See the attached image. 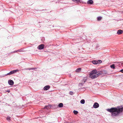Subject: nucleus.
Returning <instances> with one entry per match:
<instances>
[{"label":"nucleus","instance_id":"5701e85b","mask_svg":"<svg viewBox=\"0 0 123 123\" xmlns=\"http://www.w3.org/2000/svg\"><path fill=\"white\" fill-rule=\"evenodd\" d=\"M11 117H10L8 116L7 118V120L9 121H10V120Z\"/></svg>","mask_w":123,"mask_h":123},{"label":"nucleus","instance_id":"7ed1b4c3","mask_svg":"<svg viewBox=\"0 0 123 123\" xmlns=\"http://www.w3.org/2000/svg\"><path fill=\"white\" fill-rule=\"evenodd\" d=\"M44 47V45L43 44H42L39 45L37 48L39 50H41L43 49Z\"/></svg>","mask_w":123,"mask_h":123},{"label":"nucleus","instance_id":"a878e982","mask_svg":"<svg viewBox=\"0 0 123 123\" xmlns=\"http://www.w3.org/2000/svg\"><path fill=\"white\" fill-rule=\"evenodd\" d=\"M11 74L10 73V72L9 73H7L5 75L6 76L7 75H9Z\"/></svg>","mask_w":123,"mask_h":123},{"label":"nucleus","instance_id":"a211bd4d","mask_svg":"<svg viewBox=\"0 0 123 123\" xmlns=\"http://www.w3.org/2000/svg\"><path fill=\"white\" fill-rule=\"evenodd\" d=\"M81 68H77L76 70V72H79L81 70Z\"/></svg>","mask_w":123,"mask_h":123},{"label":"nucleus","instance_id":"423d86ee","mask_svg":"<svg viewBox=\"0 0 123 123\" xmlns=\"http://www.w3.org/2000/svg\"><path fill=\"white\" fill-rule=\"evenodd\" d=\"M50 87L49 86L47 85L45 86L43 88V90H44L46 91L48 90L50 88Z\"/></svg>","mask_w":123,"mask_h":123},{"label":"nucleus","instance_id":"393cba45","mask_svg":"<svg viewBox=\"0 0 123 123\" xmlns=\"http://www.w3.org/2000/svg\"><path fill=\"white\" fill-rule=\"evenodd\" d=\"M11 74L10 73V72L9 73H7L5 75L6 76L7 75H9Z\"/></svg>","mask_w":123,"mask_h":123},{"label":"nucleus","instance_id":"39448f33","mask_svg":"<svg viewBox=\"0 0 123 123\" xmlns=\"http://www.w3.org/2000/svg\"><path fill=\"white\" fill-rule=\"evenodd\" d=\"M8 82L9 85H12L14 84V82L13 81L11 80H9Z\"/></svg>","mask_w":123,"mask_h":123},{"label":"nucleus","instance_id":"c756f323","mask_svg":"<svg viewBox=\"0 0 123 123\" xmlns=\"http://www.w3.org/2000/svg\"><path fill=\"white\" fill-rule=\"evenodd\" d=\"M36 69V68H31V70H33V69Z\"/></svg>","mask_w":123,"mask_h":123},{"label":"nucleus","instance_id":"7c9ffc66","mask_svg":"<svg viewBox=\"0 0 123 123\" xmlns=\"http://www.w3.org/2000/svg\"><path fill=\"white\" fill-rule=\"evenodd\" d=\"M6 92H7L8 93H9L10 92V91L9 90H7L6 91Z\"/></svg>","mask_w":123,"mask_h":123},{"label":"nucleus","instance_id":"9d476101","mask_svg":"<svg viewBox=\"0 0 123 123\" xmlns=\"http://www.w3.org/2000/svg\"><path fill=\"white\" fill-rule=\"evenodd\" d=\"M96 75H98V77L99 75L102 74L101 71H99L97 72L96 71Z\"/></svg>","mask_w":123,"mask_h":123},{"label":"nucleus","instance_id":"20e7f679","mask_svg":"<svg viewBox=\"0 0 123 123\" xmlns=\"http://www.w3.org/2000/svg\"><path fill=\"white\" fill-rule=\"evenodd\" d=\"M99 105L97 103H95L93 105V107L94 108H96L99 107Z\"/></svg>","mask_w":123,"mask_h":123},{"label":"nucleus","instance_id":"f8f14e48","mask_svg":"<svg viewBox=\"0 0 123 123\" xmlns=\"http://www.w3.org/2000/svg\"><path fill=\"white\" fill-rule=\"evenodd\" d=\"M123 33L122 31L121 30H118V31L117 33L119 35H120L122 34Z\"/></svg>","mask_w":123,"mask_h":123},{"label":"nucleus","instance_id":"f257e3e1","mask_svg":"<svg viewBox=\"0 0 123 123\" xmlns=\"http://www.w3.org/2000/svg\"><path fill=\"white\" fill-rule=\"evenodd\" d=\"M106 110L111 113V116L112 117H114L118 116L123 112V107L118 106L116 107L107 109Z\"/></svg>","mask_w":123,"mask_h":123},{"label":"nucleus","instance_id":"2eb2a0df","mask_svg":"<svg viewBox=\"0 0 123 123\" xmlns=\"http://www.w3.org/2000/svg\"><path fill=\"white\" fill-rule=\"evenodd\" d=\"M102 74H106L107 73V71L105 70H103L101 71Z\"/></svg>","mask_w":123,"mask_h":123},{"label":"nucleus","instance_id":"6e6552de","mask_svg":"<svg viewBox=\"0 0 123 123\" xmlns=\"http://www.w3.org/2000/svg\"><path fill=\"white\" fill-rule=\"evenodd\" d=\"M86 79H83L82 81V83H81L80 84V85H81V86H82L84 84V83L86 81Z\"/></svg>","mask_w":123,"mask_h":123},{"label":"nucleus","instance_id":"aec40b11","mask_svg":"<svg viewBox=\"0 0 123 123\" xmlns=\"http://www.w3.org/2000/svg\"><path fill=\"white\" fill-rule=\"evenodd\" d=\"M80 102L81 104H84L85 103V100L84 99H82L80 101Z\"/></svg>","mask_w":123,"mask_h":123},{"label":"nucleus","instance_id":"1a4fd4ad","mask_svg":"<svg viewBox=\"0 0 123 123\" xmlns=\"http://www.w3.org/2000/svg\"><path fill=\"white\" fill-rule=\"evenodd\" d=\"M18 71V70L16 69L15 70L12 71L10 72V73L12 74L16 73Z\"/></svg>","mask_w":123,"mask_h":123},{"label":"nucleus","instance_id":"c85d7f7f","mask_svg":"<svg viewBox=\"0 0 123 123\" xmlns=\"http://www.w3.org/2000/svg\"><path fill=\"white\" fill-rule=\"evenodd\" d=\"M120 71L122 73H123V69H122V70H121Z\"/></svg>","mask_w":123,"mask_h":123},{"label":"nucleus","instance_id":"cd10ccee","mask_svg":"<svg viewBox=\"0 0 123 123\" xmlns=\"http://www.w3.org/2000/svg\"><path fill=\"white\" fill-rule=\"evenodd\" d=\"M73 93L72 92H70L69 94L71 95H72L73 94Z\"/></svg>","mask_w":123,"mask_h":123},{"label":"nucleus","instance_id":"dca6fc26","mask_svg":"<svg viewBox=\"0 0 123 123\" xmlns=\"http://www.w3.org/2000/svg\"><path fill=\"white\" fill-rule=\"evenodd\" d=\"M63 104L62 103H60L58 105V107L59 108H62L63 107Z\"/></svg>","mask_w":123,"mask_h":123},{"label":"nucleus","instance_id":"ddd939ff","mask_svg":"<svg viewBox=\"0 0 123 123\" xmlns=\"http://www.w3.org/2000/svg\"><path fill=\"white\" fill-rule=\"evenodd\" d=\"M24 51L23 49H20L18 50L15 51H14L13 52L15 53V52H24Z\"/></svg>","mask_w":123,"mask_h":123},{"label":"nucleus","instance_id":"4468645a","mask_svg":"<svg viewBox=\"0 0 123 123\" xmlns=\"http://www.w3.org/2000/svg\"><path fill=\"white\" fill-rule=\"evenodd\" d=\"M51 106L50 105H48L46 106L44 108L47 109H50L51 108Z\"/></svg>","mask_w":123,"mask_h":123},{"label":"nucleus","instance_id":"412c9836","mask_svg":"<svg viewBox=\"0 0 123 123\" xmlns=\"http://www.w3.org/2000/svg\"><path fill=\"white\" fill-rule=\"evenodd\" d=\"M73 112L74 114L76 115L78 113V112L77 111L74 110L73 111Z\"/></svg>","mask_w":123,"mask_h":123},{"label":"nucleus","instance_id":"0eeeda50","mask_svg":"<svg viewBox=\"0 0 123 123\" xmlns=\"http://www.w3.org/2000/svg\"><path fill=\"white\" fill-rule=\"evenodd\" d=\"M73 1L76 2L77 3H81L82 2V0H72Z\"/></svg>","mask_w":123,"mask_h":123},{"label":"nucleus","instance_id":"bb28decb","mask_svg":"<svg viewBox=\"0 0 123 123\" xmlns=\"http://www.w3.org/2000/svg\"><path fill=\"white\" fill-rule=\"evenodd\" d=\"M31 70V68H25L24 70Z\"/></svg>","mask_w":123,"mask_h":123},{"label":"nucleus","instance_id":"f3484780","mask_svg":"<svg viewBox=\"0 0 123 123\" xmlns=\"http://www.w3.org/2000/svg\"><path fill=\"white\" fill-rule=\"evenodd\" d=\"M97 62V61L96 60H94L92 61V63L93 64H98Z\"/></svg>","mask_w":123,"mask_h":123},{"label":"nucleus","instance_id":"4be33fe9","mask_svg":"<svg viewBox=\"0 0 123 123\" xmlns=\"http://www.w3.org/2000/svg\"><path fill=\"white\" fill-rule=\"evenodd\" d=\"M98 64L101 63L102 62V61L101 60H98L97 61Z\"/></svg>","mask_w":123,"mask_h":123},{"label":"nucleus","instance_id":"f03ea898","mask_svg":"<svg viewBox=\"0 0 123 123\" xmlns=\"http://www.w3.org/2000/svg\"><path fill=\"white\" fill-rule=\"evenodd\" d=\"M96 69L92 70L90 74V77L92 79L96 78L98 77V75L96 74Z\"/></svg>","mask_w":123,"mask_h":123},{"label":"nucleus","instance_id":"6ab92c4d","mask_svg":"<svg viewBox=\"0 0 123 123\" xmlns=\"http://www.w3.org/2000/svg\"><path fill=\"white\" fill-rule=\"evenodd\" d=\"M110 67L112 69H114L115 68V64H113L110 66Z\"/></svg>","mask_w":123,"mask_h":123},{"label":"nucleus","instance_id":"9b49d317","mask_svg":"<svg viewBox=\"0 0 123 123\" xmlns=\"http://www.w3.org/2000/svg\"><path fill=\"white\" fill-rule=\"evenodd\" d=\"M93 3V1L92 0H89L87 1V3L88 4H92Z\"/></svg>","mask_w":123,"mask_h":123},{"label":"nucleus","instance_id":"b1692460","mask_svg":"<svg viewBox=\"0 0 123 123\" xmlns=\"http://www.w3.org/2000/svg\"><path fill=\"white\" fill-rule=\"evenodd\" d=\"M102 18L101 17H98L97 18V20L98 21L100 20Z\"/></svg>","mask_w":123,"mask_h":123}]
</instances>
